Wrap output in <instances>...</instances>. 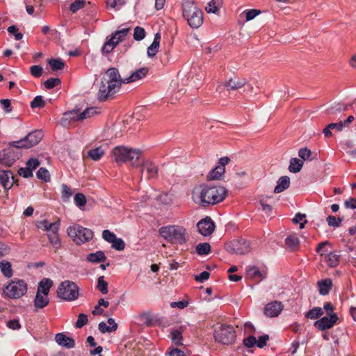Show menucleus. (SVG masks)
Returning a JSON list of instances; mask_svg holds the SVG:
<instances>
[{
  "label": "nucleus",
  "instance_id": "22",
  "mask_svg": "<svg viewBox=\"0 0 356 356\" xmlns=\"http://www.w3.org/2000/svg\"><path fill=\"white\" fill-rule=\"evenodd\" d=\"M55 340L58 345L66 348H72L75 346L74 340L72 338L66 336L63 333L56 334L55 336Z\"/></svg>",
  "mask_w": 356,
  "mask_h": 356
},
{
  "label": "nucleus",
  "instance_id": "25",
  "mask_svg": "<svg viewBox=\"0 0 356 356\" xmlns=\"http://www.w3.org/2000/svg\"><path fill=\"white\" fill-rule=\"evenodd\" d=\"M225 172V168L216 165L209 172L207 179L208 181L220 180L223 177Z\"/></svg>",
  "mask_w": 356,
  "mask_h": 356
},
{
  "label": "nucleus",
  "instance_id": "36",
  "mask_svg": "<svg viewBox=\"0 0 356 356\" xmlns=\"http://www.w3.org/2000/svg\"><path fill=\"white\" fill-rule=\"evenodd\" d=\"M101 113V108L99 107H90L85 109L83 112L79 113V119L83 120L85 119L91 118L95 115Z\"/></svg>",
  "mask_w": 356,
  "mask_h": 356
},
{
  "label": "nucleus",
  "instance_id": "58",
  "mask_svg": "<svg viewBox=\"0 0 356 356\" xmlns=\"http://www.w3.org/2000/svg\"><path fill=\"white\" fill-rule=\"evenodd\" d=\"M111 243L112 248L118 251L123 250L125 248L124 241L120 238H116Z\"/></svg>",
  "mask_w": 356,
  "mask_h": 356
},
{
  "label": "nucleus",
  "instance_id": "10",
  "mask_svg": "<svg viewBox=\"0 0 356 356\" xmlns=\"http://www.w3.org/2000/svg\"><path fill=\"white\" fill-rule=\"evenodd\" d=\"M21 147L14 145V141L10 143L9 147L0 152V163L6 166H11L21 155Z\"/></svg>",
  "mask_w": 356,
  "mask_h": 356
},
{
  "label": "nucleus",
  "instance_id": "27",
  "mask_svg": "<svg viewBox=\"0 0 356 356\" xmlns=\"http://www.w3.org/2000/svg\"><path fill=\"white\" fill-rule=\"evenodd\" d=\"M290 186V178L288 176L281 177L277 182V186L274 188V193H280Z\"/></svg>",
  "mask_w": 356,
  "mask_h": 356
},
{
  "label": "nucleus",
  "instance_id": "42",
  "mask_svg": "<svg viewBox=\"0 0 356 356\" xmlns=\"http://www.w3.org/2000/svg\"><path fill=\"white\" fill-rule=\"evenodd\" d=\"M48 63L53 71L62 70L65 67V63L60 58L49 59Z\"/></svg>",
  "mask_w": 356,
  "mask_h": 356
},
{
  "label": "nucleus",
  "instance_id": "40",
  "mask_svg": "<svg viewBox=\"0 0 356 356\" xmlns=\"http://www.w3.org/2000/svg\"><path fill=\"white\" fill-rule=\"evenodd\" d=\"M285 243L291 251H294L298 248L300 241L296 235H290L285 239Z\"/></svg>",
  "mask_w": 356,
  "mask_h": 356
},
{
  "label": "nucleus",
  "instance_id": "54",
  "mask_svg": "<svg viewBox=\"0 0 356 356\" xmlns=\"http://www.w3.org/2000/svg\"><path fill=\"white\" fill-rule=\"evenodd\" d=\"M45 106V102L44 101L42 96H36L33 100L31 102V107L32 108H43Z\"/></svg>",
  "mask_w": 356,
  "mask_h": 356
},
{
  "label": "nucleus",
  "instance_id": "31",
  "mask_svg": "<svg viewBox=\"0 0 356 356\" xmlns=\"http://www.w3.org/2000/svg\"><path fill=\"white\" fill-rule=\"evenodd\" d=\"M341 256L337 252L325 253V259L327 264L332 268L336 267L340 260Z\"/></svg>",
  "mask_w": 356,
  "mask_h": 356
},
{
  "label": "nucleus",
  "instance_id": "55",
  "mask_svg": "<svg viewBox=\"0 0 356 356\" xmlns=\"http://www.w3.org/2000/svg\"><path fill=\"white\" fill-rule=\"evenodd\" d=\"M145 37V31L143 27L136 26L134 29V38L135 40H142Z\"/></svg>",
  "mask_w": 356,
  "mask_h": 356
},
{
  "label": "nucleus",
  "instance_id": "18",
  "mask_svg": "<svg viewBox=\"0 0 356 356\" xmlns=\"http://www.w3.org/2000/svg\"><path fill=\"white\" fill-rule=\"evenodd\" d=\"M106 74L108 77V79H104V80L110 83L111 84H114L115 87H116L117 88H120L122 83H126L124 81V79L121 78L118 69L115 67L109 68L106 71Z\"/></svg>",
  "mask_w": 356,
  "mask_h": 356
},
{
  "label": "nucleus",
  "instance_id": "56",
  "mask_svg": "<svg viewBox=\"0 0 356 356\" xmlns=\"http://www.w3.org/2000/svg\"><path fill=\"white\" fill-rule=\"evenodd\" d=\"M72 194V189L69 186L66 184L62 185V200L63 202H67Z\"/></svg>",
  "mask_w": 356,
  "mask_h": 356
},
{
  "label": "nucleus",
  "instance_id": "28",
  "mask_svg": "<svg viewBox=\"0 0 356 356\" xmlns=\"http://www.w3.org/2000/svg\"><path fill=\"white\" fill-rule=\"evenodd\" d=\"M58 230L59 229H56L55 230H51L47 233L49 243L56 250L61 247V241L59 238Z\"/></svg>",
  "mask_w": 356,
  "mask_h": 356
},
{
  "label": "nucleus",
  "instance_id": "63",
  "mask_svg": "<svg viewBox=\"0 0 356 356\" xmlns=\"http://www.w3.org/2000/svg\"><path fill=\"white\" fill-rule=\"evenodd\" d=\"M243 345L247 348H252L256 345L257 339L253 335H250L243 339Z\"/></svg>",
  "mask_w": 356,
  "mask_h": 356
},
{
  "label": "nucleus",
  "instance_id": "43",
  "mask_svg": "<svg viewBox=\"0 0 356 356\" xmlns=\"http://www.w3.org/2000/svg\"><path fill=\"white\" fill-rule=\"evenodd\" d=\"M247 273L250 277L257 280L261 281L264 278L260 270L257 266L250 267L247 270Z\"/></svg>",
  "mask_w": 356,
  "mask_h": 356
},
{
  "label": "nucleus",
  "instance_id": "1",
  "mask_svg": "<svg viewBox=\"0 0 356 356\" xmlns=\"http://www.w3.org/2000/svg\"><path fill=\"white\" fill-rule=\"evenodd\" d=\"M227 193V189L221 186H209L201 184L193 188L192 199L197 204L207 207L222 202L225 198Z\"/></svg>",
  "mask_w": 356,
  "mask_h": 356
},
{
  "label": "nucleus",
  "instance_id": "17",
  "mask_svg": "<svg viewBox=\"0 0 356 356\" xmlns=\"http://www.w3.org/2000/svg\"><path fill=\"white\" fill-rule=\"evenodd\" d=\"M116 88L114 84H111L106 81L102 80L98 92V99L100 101H105L109 96L115 93Z\"/></svg>",
  "mask_w": 356,
  "mask_h": 356
},
{
  "label": "nucleus",
  "instance_id": "57",
  "mask_svg": "<svg viewBox=\"0 0 356 356\" xmlns=\"http://www.w3.org/2000/svg\"><path fill=\"white\" fill-rule=\"evenodd\" d=\"M88 316L85 314H80L78 316V319L76 322L75 327L76 328H81L88 323Z\"/></svg>",
  "mask_w": 356,
  "mask_h": 356
},
{
  "label": "nucleus",
  "instance_id": "50",
  "mask_svg": "<svg viewBox=\"0 0 356 356\" xmlns=\"http://www.w3.org/2000/svg\"><path fill=\"white\" fill-rule=\"evenodd\" d=\"M85 0H75L73 3H71L70 10L72 13H75L79 10L83 8L85 6Z\"/></svg>",
  "mask_w": 356,
  "mask_h": 356
},
{
  "label": "nucleus",
  "instance_id": "7",
  "mask_svg": "<svg viewBox=\"0 0 356 356\" xmlns=\"http://www.w3.org/2000/svg\"><path fill=\"white\" fill-rule=\"evenodd\" d=\"M130 28H124L118 30L108 36L104 45L102 47V54H108L119 44V43L125 40L126 37L130 33Z\"/></svg>",
  "mask_w": 356,
  "mask_h": 356
},
{
  "label": "nucleus",
  "instance_id": "60",
  "mask_svg": "<svg viewBox=\"0 0 356 356\" xmlns=\"http://www.w3.org/2000/svg\"><path fill=\"white\" fill-rule=\"evenodd\" d=\"M102 238L108 243H112L117 237L115 234L108 229H105L102 232Z\"/></svg>",
  "mask_w": 356,
  "mask_h": 356
},
{
  "label": "nucleus",
  "instance_id": "38",
  "mask_svg": "<svg viewBox=\"0 0 356 356\" xmlns=\"http://www.w3.org/2000/svg\"><path fill=\"white\" fill-rule=\"evenodd\" d=\"M0 269L2 274L7 278H10L13 275L12 265L10 261L3 260L0 262Z\"/></svg>",
  "mask_w": 356,
  "mask_h": 356
},
{
  "label": "nucleus",
  "instance_id": "53",
  "mask_svg": "<svg viewBox=\"0 0 356 356\" xmlns=\"http://www.w3.org/2000/svg\"><path fill=\"white\" fill-rule=\"evenodd\" d=\"M74 202L76 205L79 207L82 208L85 207L86 204V196L81 193H76L74 196Z\"/></svg>",
  "mask_w": 356,
  "mask_h": 356
},
{
  "label": "nucleus",
  "instance_id": "24",
  "mask_svg": "<svg viewBox=\"0 0 356 356\" xmlns=\"http://www.w3.org/2000/svg\"><path fill=\"white\" fill-rule=\"evenodd\" d=\"M60 225V220H58L54 222H49L47 220L44 219L40 221L37 225L39 229L45 230L49 233L51 230L59 229Z\"/></svg>",
  "mask_w": 356,
  "mask_h": 356
},
{
  "label": "nucleus",
  "instance_id": "32",
  "mask_svg": "<svg viewBox=\"0 0 356 356\" xmlns=\"http://www.w3.org/2000/svg\"><path fill=\"white\" fill-rule=\"evenodd\" d=\"M319 293L325 296L329 293L332 286V282L330 279H325L318 282Z\"/></svg>",
  "mask_w": 356,
  "mask_h": 356
},
{
  "label": "nucleus",
  "instance_id": "48",
  "mask_svg": "<svg viewBox=\"0 0 356 356\" xmlns=\"http://www.w3.org/2000/svg\"><path fill=\"white\" fill-rule=\"evenodd\" d=\"M326 221L330 227H339L343 221V218H337L335 216L330 215L327 217Z\"/></svg>",
  "mask_w": 356,
  "mask_h": 356
},
{
  "label": "nucleus",
  "instance_id": "19",
  "mask_svg": "<svg viewBox=\"0 0 356 356\" xmlns=\"http://www.w3.org/2000/svg\"><path fill=\"white\" fill-rule=\"evenodd\" d=\"M284 306L281 302L273 301L268 303L264 307V314L268 317H276L283 310Z\"/></svg>",
  "mask_w": 356,
  "mask_h": 356
},
{
  "label": "nucleus",
  "instance_id": "23",
  "mask_svg": "<svg viewBox=\"0 0 356 356\" xmlns=\"http://www.w3.org/2000/svg\"><path fill=\"white\" fill-rule=\"evenodd\" d=\"M147 67H141L134 72L129 77L124 79L126 83L136 81L145 77L148 73Z\"/></svg>",
  "mask_w": 356,
  "mask_h": 356
},
{
  "label": "nucleus",
  "instance_id": "26",
  "mask_svg": "<svg viewBox=\"0 0 356 356\" xmlns=\"http://www.w3.org/2000/svg\"><path fill=\"white\" fill-rule=\"evenodd\" d=\"M53 285V281L49 278L42 279L38 284L37 293L47 295Z\"/></svg>",
  "mask_w": 356,
  "mask_h": 356
},
{
  "label": "nucleus",
  "instance_id": "41",
  "mask_svg": "<svg viewBox=\"0 0 356 356\" xmlns=\"http://www.w3.org/2000/svg\"><path fill=\"white\" fill-rule=\"evenodd\" d=\"M323 314L322 308L315 307L305 314V317L310 319H317Z\"/></svg>",
  "mask_w": 356,
  "mask_h": 356
},
{
  "label": "nucleus",
  "instance_id": "64",
  "mask_svg": "<svg viewBox=\"0 0 356 356\" xmlns=\"http://www.w3.org/2000/svg\"><path fill=\"white\" fill-rule=\"evenodd\" d=\"M245 13L246 20L250 21L253 19L255 17L260 14L261 11L260 10L257 9H250L245 10Z\"/></svg>",
  "mask_w": 356,
  "mask_h": 356
},
{
  "label": "nucleus",
  "instance_id": "34",
  "mask_svg": "<svg viewBox=\"0 0 356 356\" xmlns=\"http://www.w3.org/2000/svg\"><path fill=\"white\" fill-rule=\"evenodd\" d=\"M106 259V257L105 256V254L102 250L97 251L96 252L94 253H90L89 254L87 255L86 257L87 261L95 264L104 262Z\"/></svg>",
  "mask_w": 356,
  "mask_h": 356
},
{
  "label": "nucleus",
  "instance_id": "33",
  "mask_svg": "<svg viewBox=\"0 0 356 356\" xmlns=\"http://www.w3.org/2000/svg\"><path fill=\"white\" fill-rule=\"evenodd\" d=\"M160 40L161 35L159 33H156L154 35L153 42L147 48V55L149 57H154L157 54L159 49Z\"/></svg>",
  "mask_w": 356,
  "mask_h": 356
},
{
  "label": "nucleus",
  "instance_id": "13",
  "mask_svg": "<svg viewBox=\"0 0 356 356\" xmlns=\"http://www.w3.org/2000/svg\"><path fill=\"white\" fill-rule=\"evenodd\" d=\"M250 245L245 238L234 239L226 245V250L231 254H245L250 251Z\"/></svg>",
  "mask_w": 356,
  "mask_h": 356
},
{
  "label": "nucleus",
  "instance_id": "39",
  "mask_svg": "<svg viewBox=\"0 0 356 356\" xmlns=\"http://www.w3.org/2000/svg\"><path fill=\"white\" fill-rule=\"evenodd\" d=\"M136 319L138 323L149 327L153 323V320L149 312H144L139 314Z\"/></svg>",
  "mask_w": 356,
  "mask_h": 356
},
{
  "label": "nucleus",
  "instance_id": "5",
  "mask_svg": "<svg viewBox=\"0 0 356 356\" xmlns=\"http://www.w3.org/2000/svg\"><path fill=\"white\" fill-rule=\"evenodd\" d=\"M57 297L63 300L72 302L79 297V288L77 284L70 280L62 282L57 288Z\"/></svg>",
  "mask_w": 356,
  "mask_h": 356
},
{
  "label": "nucleus",
  "instance_id": "29",
  "mask_svg": "<svg viewBox=\"0 0 356 356\" xmlns=\"http://www.w3.org/2000/svg\"><path fill=\"white\" fill-rule=\"evenodd\" d=\"M223 5V0H211L205 8L207 13L218 14Z\"/></svg>",
  "mask_w": 356,
  "mask_h": 356
},
{
  "label": "nucleus",
  "instance_id": "49",
  "mask_svg": "<svg viewBox=\"0 0 356 356\" xmlns=\"http://www.w3.org/2000/svg\"><path fill=\"white\" fill-rule=\"evenodd\" d=\"M97 288L102 294L108 293V283L104 280V276L98 278Z\"/></svg>",
  "mask_w": 356,
  "mask_h": 356
},
{
  "label": "nucleus",
  "instance_id": "16",
  "mask_svg": "<svg viewBox=\"0 0 356 356\" xmlns=\"http://www.w3.org/2000/svg\"><path fill=\"white\" fill-rule=\"evenodd\" d=\"M197 227L202 235L207 236H210L214 232L216 225L212 219L207 216L197 222Z\"/></svg>",
  "mask_w": 356,
  "mask_h": 356
},
{
  "label": "nucleus",
  "instance_id": "59",
  "mask_svg": "<svg viewBox=\"0 0 356 356\" xmlns=\"http://www.w3.org/2000/svg\"><path fill=\"white\" fill-rule=\"evenodd\" d=\"M98 328L102 333L111 332L116 330L115 325L108 326L104 322H101Z\"/></svg>",
  "mask_w": 356,
  "mask_h": 356
},
{
  "label": "nucleus",
  "instance_id": "47",
  "mask_svg": "<svg viewBox=\"0 0 356 356\" xmlns=\"http://www.w3.org/2000/svg\"><path fill=\"white\" fill-rule=\"evenodd\" d=\"M171 338L172 341L177 346L182 345V332L179 330H174L171 332Z\"/></svg>",
  "mask_w": 356,
  "mask_h": 356
},
{
  "label": "nucleus",
  "instance_id": "6",
  "mask_svg": "<svg viewBox=\"0 0 356 356\" xmlns=\"http://www.w3.org/2000/svg\"><path fill=\"white\" fill-rule=\"evenodd\" d=\"M67 235L76 244L81 245L88 242L93 238V232L79 224L70 225L67 229Z\"/></svg>",
  "mask_w": 356,
  "mask_h": 356
},
{
  "label": "nucleus",
  "instance_id": "44",
  "mask_svg": "<svg viewBox=\"0 0 356 356\" xmlns=\"http://www.w3.org/2000/svg\"><path fill=\"white\" fill-rule=\"evenodd\" d=\"M196 252L199 255L208 254L211 252V245L208 243H200L196 246Z\"/></svg>",
  "mask_w": 356,
  "mask_h": 356
},
{
  "label": "nucleus",
  "instance_id": "62",
  "mask_svg": "<svg viewBox=\"0 0 356 356\" xmlns=\"http://www.w3.org/2000/svg\"><path fill=\"white\" fill-rule=\"evenodd\" d=\"M43 69L40 65H33L30 68V72L34 77H40L42 74Z\"/></svg>",
  "mask_w": 356,
  "mask_h": 356
},
{
  "label": "nucleus",
  "instance_id": "3",
  "mask_svg": "<svg viewBox=\"0 0 356 356\" xmlns=\"http://www.w3.org/2000/svg\"><path fill=\"white\" fill-rule=\"evenodd\" d=\"M159 234L168 242L183 245L188 241L186 229L179 225H168L159 229Z\"/></svg>",
  "mask_w": 356,
  "mask_h": 356
},
{
  "label": "nucleus",
  "instance_id": "21",
  "mask_svg": "<svg viewBox=\"0 0 356 356\" xmlns=\"http://www.w3.org/2000/svg\"><path fill=\"white\" fill-rule=\"evenodd\" d=\"M0 183L6 191L11 188L15 179L10 170H0Z\"/></svg>",
  "mask_w": 356,
  "mask_h": 356
},
{
  "label": "nucleus",
  "instance_id": "15",
  "mask_svg": "<svg viewBox=\"0 0 356 356\" xmlns=\"http://www.w3.org/2000/svg\"><path fill=\"white\" fill-rule=\"evenodd\" d=\"M141 177L144 172L146 173V179L149 180L152 179H156L159 174L158 166L151 161L147 160L143 161L141 164Z\"/></svg>",
  "mask_w": 356,
  "mask_h": 356
},
{
  "label": "nucleus",
  "instance_id": "2",
  "mask_svg": "<svg viewBox=\"0 0 356 356\" xmlns=\"http://www.w3.org/2000/svg\"><path fill=\"white\" fill-rule=\"evenodd\" d=\"M140 150L128 148L124 146H117L111 151L113 160L116 162L118 165L129 161L134 167L140 165Z\"/></svg>",
  "mask_w": 356,
  "mask_h": 356
},
{
  "label": "nucleus",
  "instance_id": "35",
  "mask_svg": "<svg viewBox=\"0 0 356 356\" xmlns=\"http://www.w3.org/2000/svg\"><path fill=\"white\" fill-rule=\"evenodd\" d=\"M303 165L304 161L298 158H292L290 160L289 170L293 173H298L301 170Z\"/></svg>",
  "mask_w": 356,
  "mask_h": 356
},
{
  "label": "nucleus",
  "instance_id": "30",
  "mask_svg": "<svg viewBox=\"0 0 356 356\" xmlns=\"http://www.w3.org/2000/svg\"><path fill=\"white\" fill-rule=\"evenodd\" d=\"M49 303V299L47 295L36 293L34 300V307L36 309H42Z\"/></svg>",
  "mask_w": 356,
  "mask_h": 356
},
{
  "label": "nucleus",
  "instance_id": "37",
  "mask_svg": "<svg viewBox=\"0 0 356 356\" xmlns=\"http://www.w3.org/2000/svg\"><path fill=\"white\" fill-rule=\"evenodd\" d=\"M105 154V151L102 147H98L94 149H91L88 151V156L92 160L97 161H99Z\"/></svg>",
  "mask_w": 356,
  "mask_h": 356
},
{
  "label": "nucleus",
  "instance_id": "45",
  "mask_svg": "<svg viewBox=\"0 0 356 356\" xmlns=\"http://www.w3.org/2000/svg\"><path fill=\"white\" fill-rule=\"evenodd\" d=\"M37 178L45 182H49L51 180L49 171L45 168H40L37 173Z\"/></svg>",
  "mask_w": 356,
  "mask_h": 356
},
{
  "label": "nucleus",
  "instance_id": "46",
  "mask_svg": "<svg viewBox=\"0 0 356 356\" xmlns=\"http://www.w3.org/2000/svg\"><path fill=\"white\" fill-rule=\"evenodd\" d=\"M312 155V151L307 147L300 148L298 151V156L303 161H307V160L312 161L314 159V158H311Z\"/></svg>",
  "mask_w": 356,
  "mask_h": 356
},
{
  "label": "nucleus",
  "instance_id": "12",
  "mask_svg": "<svg viewBox=\"0 0 356 356\" xmlns=\"http://www.w3.org/2000/svg\"><path fill=\"white\" fill-rule=\"evenodd\" d=\"M44 135L41 130H34L23 138L14 141V145L18 147L29 149L40 143Z\"/></svg>",
  "mask_w": 356,
  "mask_h": 356
},
{
  "label": "nucleus",
  "instance_id": "20",
  "mask_svg": "<svg viewBox=\"0 0 356 356\" xmlns=\"http://www.w3.org/2000/svg\"><path fill=\"white\" fill-rule=\"evenodd\" d=\"M79 110L76 108L64 113L60 119V124L64 127H68L71 122L81 120L79 119Z\"/></svg>",
  "mask_w": 356,
  "mask_h": 356
},
{
  "label": "nucleus",
  "instance_id": "4",
  "mask_svg": "<svg viewBox=\"0 0 356 356\" xmlns=\"http://www.w3.org/2000/svg\"><path fill=\"white\" fill-rule=\"evenodd\" d=\"M183 16L188 25L197 29L203 23V13L193 1H185L182 4Z\"/></svg>",
  "mask_w": 356,
  "mask_h": 356
},
{
  "label": "nucleus",
  "instance_id": "61",
  "mask_svg": "<svg viewBox=\"0 0 356 356\" xmlns=\"http://www.w3.org/2000/svg\"><path fill=\"white\" fill-rule=\"evenodd\" d=\"M26 164V167L33 172V171L40 165V162L36 158H31L27 161Z\"/></svg>",
  "mask_w": 356,
  "mask_h": 356
},
{
  "label": "nucleus",
  "instance_id": "51",
  "mask_svg": "<svg viewBox=\"0 0 356 356\" xmlns=\"http://www.w3.org/2000/svg\"><path fill=\"white\" fill-rule=\"evenodd\" d=\"M61 81L59 78H49L44 81V85L47 89H52L54 87L60 85Z\"/></svg>",
  "mask_w": 356,
  "mask_h": 356
},
{
  "label": "nucleus",
  "instance_id": "11",
  "mask_svg": "<svg viewBox=\"0 0 356 356\" xmlns=\"http://www.w3.org/2000/svg\"><path fill=\"white\" fill-rule=\"evenodd\" d=\"M223 86L227 91L237 90L244 87L245 88L244 92H252L254 90L253 86L249 83L245 78L237 76L231 77L225 81Z\"/></svg>",
  "mask_w": 356,
  "mask_h": 356
},
{
  "label": "nucleus",
  "instance_id": "8",
  "mask_svg": "<svg viewBox=\"0 0 356 356\" xmlns=\"http://www.w3.org/2000/svg\"><path fill=\"white\" fill-rule=\"evenodd\" d=\"M27 291V284L23 280L14 279L3 290L6 297L12 299L19 298Z\"/></svg>",
  "mask_w": 356,
  "mask_h": 356
},
{
  "label": "nucleus",
  "instance_id": "52",
  "mask_svg": "<svg viewBox=\"0 0 356 356\" xmlns=\"http://www.w3.org/2000/svg\"><path fill=\"white\" fill-rule=\"evenodd\" d=\"M8 32L15 37L16 40H20L23 38V34L19 32V29L15 25L9 26L7 29Z\"/></svg>",
  "mask_w": 356,
  "mask_h": 356
},
{
  "label": "nucleus",
  "instance_id": "9",
  "mask_svg": "<svg viewBox=\"0 0 356 356\" xmlns=\"http://www.w3.org/2000/svg\"><path fill=\"white\" fill-rule=\"evenodd\" d=\"M236 337V331L230 325H221L214 332L216 341L224 345L232 344L235 341Z\"/></svg>",
  "mask_w": 356,
  "mask_h": 356
},
{
  "label": "nucleus",
  "instance_id": "14",
  "mask_svg": "<svg viewBox=\"0 0 356 356\" xmlns=\"http://www.w3.org/2000/svg\"><path fill=\"white\" fill-rule=\"evenodd\" d=\"M339 320L337 314H328V316H324L314 323V326L319 330L323 331L332 328Z\"/></svg>",
  "mask_w": 356,
  "mask_h": 356
}]
</instances>
